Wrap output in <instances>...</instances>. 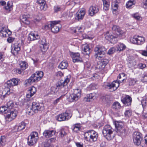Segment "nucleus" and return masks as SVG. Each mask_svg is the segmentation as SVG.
<instances>
[{"label": "nucleus", "instance_id": "obj_1", "mask_svg": "<svg viewBox=\"0 0 147 147\" xmlns=\"http://www.w3.org/2000/svg\"><path fill=\"white\" fill-rule=\"evenodd\" d=\"M122 76L125 77L124 74L123 73H121L118 76V81L117 82L114 81L111 83L107 82L105 83V86L106 87L108 88L111 91L113 92L115 91L119 86V84L123 82L125 80L124 78L121 79Z\"/></svg>", "mask_w": 147, "mask_h": 147}, {"label": "nucleus", "instance_id": "obj_2", "mask_svg": "<svg viewBox=\"0 0 147 147\" xmlns=\"http://www.w3.org/2000/svg\"><path fill=\"white\" fill-rule=\"evenodd\" d=\"M7 107L9 112L6 116L7 118L8 119H11L10 120H11L14 119L17 115V111L13 108L14 104L13 101L12 100L9 101L7 104Z\"/></svg>", "mask_w": 147, "mask_h": 147}, {"label": "nucleus", "instance_id": "obj_3", "mask_svg": "<svg viewBox=\"0 0 147 147\" xmlns=\"http://www.w3.org/2000/svg\"><path fill=\"white\" fill-rule=\"evenodd\" d=\"M113 129L109 125H105L102 129V133L104 137L107 140H111L114 137Z\"/></svg>", "mask_w": 147, "mask_h": 147}, {"label": "nucleus", "instance_id": "obj_4", "mask_svg": "<svg viewBox=\"0 0 147 147\" xmlns=\"http://www.w3.org/2000/svg\"><path fill=\"white\" fill-rule=\"evenodd\" d=\"M84 138L87 141H96L97 139L98 134L97 132L93 130H89L84 133Z\"/></svg>", "mask_w": 147, "mask_h": 147}, {"label": "nucleus", "instance_id": "obj_5", "mask_svg": "<svg viewBox=\"0 0 147 147\" xmlns=\"http://www.w3.org/2000/svg\"><path fill=\"white\" fill-rule=\"evenodd\" d=\"M94 51L95 57L98 59L102 57L106 53V49L105 47L100 45H97L94 48Z\"/></svg>", "mask_w": 147, "mask_h": 147}, {"label": "nucleus", "instance_id": "obj_6", "mask_svg": "<svg viewBox=\"0 0 147 147\" xmlns=\"http://www.w3.org/2000/svg\"><path fill=\"white\" fill-rule=\"evenodd\" d=\"M72 116L70 111L67 110L65 112L59 114L55 117V119L58 121H61L69 119Z\"/></svg>", "mask_w": 147, "mask_h": 147}, {"label": "nucleus", "instance_id": "obj_7", "mask_svg": "<svg viewBox=\"0 0 147 147\" xmlns=\"http://www.w3.org/2000/svg\"><path fill=\"white\" fill-rule=\"evenodd\" d=\"M44 105L43 104L40 103L38 101H35L32 102V109L35 113H37L38 111H42L44 109Z\"/></svg>", "mask_w": 147, "mask_h": 147}, {"label": "nucleus", "instance_id": "obj_8", "mask_svg": "<svg viewBox=\"0 0 147 147\" xmlns=\"http://www.w3.org/2000/svg\"><path fill=\"white\" fill-rule=\"evenodd\" d=\"M142 140V134L137 131L134 132L133 134V140L134 144L137 145H140Z\"/></svg>", "mask_w": 147, "mask_h": 147}, {"label": "nucleus", "instance_id": "obj_9", "mask_svg": "<svg viewBox=\"0 0 147 147\" xmlns=\"http://www.w3.org/2000/svg\"><path fill=\"white\" fill-rule=\"evenodd\" d=\"M73 90V93L71 95L70 98L72 101H76L81 97V90L80 89L78 88L75 89Z\"/></svg>", "mask_w": 147, "mask_h": 147}, {"label": "nucleus", "instance_id": "obj_10", "mask_svg": "<svg viewBox=\"0 0 147 147\" xmlns=\"http://www.w3.org/2000/svg\"><path fill=\"white\" fill-rule=\"evenodd\" d=\"M130 40L133 43L140 45L144 42L145 40L144 37L138 36L136 37H133L130 39Z\"/></svg>", "mask_w": 147, "mask_h": 147}, {"label": "nucleus", "instance_id": "obj_11", "mask_svg": "<svg viewBox=\"0 0 147 147\" xmlns=\"http://www.w3.org/2000/svg\"><path fill=\"white\" fill-rule=\"evenodd\" d=\"M114 124L115 127L117 128V132H119V134L120 135H123L124 132V130L123 129V123L118 121H115Z\"/></svg>", "mask_w": 147, "mask_h": 147}, {"label": "nucleus", "instance_id": "obj_12", "mask_svg": "<svg viewBox=\"0 0 147 147\" xmlns=\"http://www.w3.org/2000/svg\"><path fill=\"white\" fill-rule=\"evenodd\" d=\"M121 100L122 103L127 106L130 105L132 101V98L128 95H125L122 97Z\"/></svg>", "mask_w": 147, "mask_h": 147}, {"label": "nucleus", "instance_id": "obj_13", "mask_svg": "<svg viewBox=\"0 0 147 147\" xmlns=\"http://www.w3.org/2000/svg\"><path fill=\"white\" fill-rule=\"evenodd\" d=\"M39 42L42 51L44 52L46 51L48 49V47L46 38H42L40 40Z\"/></svg>", "mask_w": 147, "mask_h": 147}, {"label": "nucleus", "instance_id": "obj_14", "mask_svg": "<svg viewBox=\"0 0 147 147\" xmlns=\"http://www.w3.org/2000/svg\"><path fill=\"white\" fill-rule=\"evenodd\" d=\"M20 45L16 43L13 44L11 46V52L14 55H17L18 51L20 50Z\"/></svg>", "mask_w": 147, "mask_h": 147}, {"label": "nucleus", "instance_id": "obj_15", "mask_svg": "<svg viewBox=\"0 0 147 147\" xmlns=\"http://www.w3.org/2000/svg\"><path fill=\"white\" fill-rule=\"evenodd\" d=\"M99 11V9L98 7L95 6H91L88 10V14L92 16L94 15Z\"/></svg>", "mask_w": 147, "mask_h": 147}, {"label": "nucleus", "instance_id": "obj_16", "mask_svg": "<svg viewBox=\"0 0 147 147\" xmlns=\"http://www.w3.org/2000/svg\"><path fill=\"white\" fill-rule=\"evenodd\" d=\"M43 76V73L42 71H36V73L32 75V76L36 82L40 80Z\"/></svg>", "mask_w": 147, "mask_h": 147}, {"label": "nucleus", "instance_id": "obj_17", "mask_svg": "<svg viewBox=\"0 0 147 147\" xmlns=\"http://www.w3.org/2000/svg\"><path fill=\"white\" fill-rule=\"evenodd\" d=\"M85 11L84 10L78 11L76 14L75 19L78 20H82L85 16Z\"/></svg>", "mask_w": 147, "mask_h": 147}, {"label": "nucleus", "instance_id": "obj_18", "mask_svg": "<svg viewBox=\"0 0 147 147\" xmlns=\"http://www.w3.org/2000/svg\"><path fill=\"white\" fill-rule=\"evenodd\" d=\"M36 91V88L34 86H32L30 88L28 91V93L26 95L27 101L30 100V98L35 93Z\"/></svg>", "mask_w": 147, "mask_h": 147}, {"label": "nucleus", "instance_id": "obj_19", "mask_svg": "<svg viewBox=\"0 0 147 147\" xmlns=\"http://www.w3.org/2000/svg\"><path fill=\"white\" fill-rule=\"evenodd\" d=\"M59 22L58 21H52V26L51 28V31L53 33H57L59 30V26H58L57 24Z\"/></svg>", "mask_w": 147, "mask_h": 147}, {"label": "nucleus", "instance_id": "obj_20", "mask_svg": "<svg viewBox=\"0 0 147 147\" xmlns=\"http://www.w3.org/2000/svg\"><path fill=\"white\" fill-rule=\"evenodd\" d=\"M40 38L38 35L35 32H31L28 35V39L30 41H33Z\"/></svg>", "mask_w": 147, "mask_h": 147}, {"label": "nucleus", "instance_id": "obj_21", "mask_svg": "<svg viewBox=\"0 0 147 147\" xmlns=\"http://www.w3.org/2000/svg\"><path fill=\"white\" fill-rule=\"evenodd\" d=\"M12 84L11 83V82L10 80H8L5 83L6 87L8 89H9V90H8L7 91V92L6 93L4 96H5V95L6 96L7 95H9L11 93H12L13 92V90L10 89V88H11V87L13 86Z\"/></svg>", "mask_w": 147, "mask_h": 147}, {"label": "nucleus", "instance_id": "obj_22", "mask_svg": "<svg viewBox=\"0 0 147 147\" xmlns=\"http://www.w3.org/2000/svg\"><path fill=\"white\" fill-rule=\"evenodd\" d=\"M7 30L5 26L2 24H0V36L3 37H7Z\"/></svg>", "mask_w": 147, "mask_h": 147}, {"label": "nucleus", "instance_id": "obj_23", "mask_svg": "<svg viewBox=\"0 0 147 147\" xmlns=\"http://www.w3.org/2000/svg\"><path fill=\"white\" fill-rule=\"evenodd\" d=\"M73 61L75 63L76 62H80L81 61V58L80 57V54L78 53H72L71 54Z\"/></svg>", "mask_w": 147, "mask_h": 147}, {"label": "nucleus", "instance_id": "obj_24", "mask_svg": "<svg viewBox=\"0 0 147 147\" xmlns=\"http://www.w3.org/2000/svg\"><path fill=\"white\" fill-rule=\"evenodd\" d=\"M55 131L54 130H46L43 132V136L46 138H49L55 135Z\"/></svg>", "mask_w": 147, "mask_h": 147}, {"label": "nucleus", "instance_id": "obj_25", "mask_svg": "<svg viewBox=\"0 0 147 147\" xmlns=\"http://www.w3.org/2000/svg\"><path fill=\"white\" fill-rule=\"evenodd\" d=\"M83 49V53L85 55H89L90 52V49L87 44L83 45L82 46Z\"/></svg>", "mask_w": 147, "mask_h": 147}, {"label": "nucleus", "instance_id": "obj_26", "mask_svg": "<svg viewBox=\"0 0 147 147\" xmlns=\"http://www.w3.org/2000/svg\"><path fill=\"white\" fill-rule=\"evenodd\" d=\"M81 126L80 123H76L73 125L71 129L73 131L76 133H78L81 129Z\"/></svg>", "mask_w": 147, "mask_h": 147}, {"label": "nucleus", "instance_id": "obj_27", "mask_svg": "<svg viewBox=\"0 0 147 147\" xmlns=\"http://www.w3.org/2000/svg\"><path fill=\"white\" fill-rule=\"evenodd\" d=\"M105 38L106 39L109 40H111L116 38V36L112 35L109 32H107L105 34Z\"/></svg>", "mask_w": 147, "mask_h": 147}, {"label": "nucleus", "instance_id": "obj_28", "mask_svg": "<svg viewBox=\"0 0 147 147\" xmlns=\"http://www.w3.org/2000/svg\"><path fill=\"white\" fill-rule=\"evenodd\" d=\"M13 3L11 1H8L6 5L4 7L5 9L9 12L11 11L12 9Z\"/></svg>", "mask_w": 147, "mask_h": 147}, {"label": "nucleus", "instance_id": "obj_29", "mask_svg": "<svg viewBox=\"0 0 147 147\" xmlns=\"http://www.w3.org/2000/svg\"><path fill=\"white\" fill-rule=\"evenodd\" d=\"M68 65L67 61L65 60H63L59 64V67L61 69H64L67 68Z\"/></svg>", "mask_w": 147, "mask_h": 147}, {"label": "nucleus", "instance_id": "obj_30", "mask_svg": "<svg viewBox=\"0 0 147 147\" xmlns=\"http://www.w3.org/2000/svg\"><path fill=\"white\" fill-rule=\"evenodd\" d=\"M37 140L33 138H29L28 136V144L30 146H32L36 143Z\"/></svg>", "mask_w": 147, "mask_h": 147}, {"label": "nucleus", "instance_id": "obj_31", "mask_svg": "<svg viewBox=\"0 0 147 147\" xmlns=\"http://www.w3.org/2000/svg\"><path fill=\"white\" fill-rule=\"evenodd\" d=\"M70 78L71 76L70 75L67 76H66V78H65L64 81L61 82L60 85L59 84V85L60 86H62L63 87L66 85L69 82Z\"/></svg>", "mask_w": 147, "mask_h": 147}, {"label": "nucleus", "instance_id": "obj_32", "mask_svg": "<svg viewBox=\"0 0 147 147\" xmlns=\"http://www.w3.org/2000/svg\"><path fill=\"white\" fill-rule=\"evenodd\" d=\"M112 30L115 31L116 34L117 35L121 34L122 33V31H121L119 26L114 25L112 27Z\"/></svg>", "mask_w": 147, "mask_h": 147}, {"label": "nucleus", "instance_id": "obj_33", "mask_svg": "<svg viewBox=\"0 0 147 147\" xmlns=\"http://www.w3.org/2000/svg\"><path fill=\"white\" fill-rule=\"evenodd\" d=\"M35 82H36L35 79H34L32 75L28 79L25 80V84L29 85Z\"/></svg>", "mask_w": 147, "mask_h": 147}, {"label": "nucleus", "instance_id": "obj_34", "mask_svg": "<svg viewBox=\"0 0 147 147\" xmlns=\"http://www.w3.org/2000/svg\"><path fill=\"white\" fill-rule=\"evenodd\" d=\"M126 48V46L123 43H120L119 44L117 47V51L119 52L121 51H123L125 50Z\"/></svg>", "mask_w": 147, "mask_h": 147}, {"label": "nucleus", "instance_id": "obj_35", "mask_svg": "<svg viewBox=\"0 0 147 147\" xmlns=\"http://www.w3.org/2000/svg\"><path fill=\"white\" fill-rule=\"evenodd\" d=\"M103 5V9L105 10H107L109 9L110 3L108 0H102Z\"/></svg>", "mask_w": 147, "mask_h": 147}, {"label": "nucleus", "instance_id": "obj_36", "mask_svg": "<svg viewBox=\"0 0 147 147\" xmlns=\"http://www.w3.org/2000/svg\"><path fill=\"white\" fill-rule=\"evenodd\" d=\"M9 111L8 108L5 106H2L0 108V114H9Z\"/></svg>", "mask_w": 147, "mask_h": 147}, {"label": "nucleus", "instance_id": "obj_37", "mask_svg": "<svg viewBox=\"0 0 147 147\" xmlns=\"http://www.w3.org/2000/svg\"><path fill=\"white\" fill-rule=\"evenodd\" d=\"M136 3V2L134 0H130L127 1L126 4V7L127 8H131V6Z\"/></svg>", "mask_w": 147, "mask_h": 147}, {"label": "nucleus", "instance_id": "obj_38", "mask_svg": "<svg viewBox=\"0 0 147 147\" xmlns=\"http://www.w3.org/2000/svg\"><path fill=\"white\" fill-rule=\"evenodd\" d=\"M65 8L64 5L56 6L54 7V9L55 12H57L59 11H63L64 10Z\"/></svg>", "mask_w": 147, "mask_h": 147}, {"label": "nucleus", "instance_id": "obj_39", "mask_svg": "<svg viewBox=\"0 0 147 147\" xmlns=\"http://www.w3.org/2000/svg\"><path fill=\"white\" fill-rule=\"evenodd\" d=\"M26 125V124L23 121L18 126V131H20L24 129Z\"/></svg>", "mask_w": 147, "mask_h": 147}, {"label": "nucleus", "instance_id": "obj_40", "mask_svg": "<svg viewBox=\"0 0 147 147\" xmlns=\"http://www.w3.org/2000/svg\"><path fill=\"white\" fill-rule=\"evenodd\" d=\"M52 22H50L47 23L42 27V29L45 30H47L51 29Z\"/></svg>", "mask_w": 147, "mask_h": 147}, {"label": "nucleus", "instance_id": "obj_41", "mask_svg": "<svg viewBox=\"0 0 147 147\" xmlns=\"http://www.w3.org/2000/svg\"><path fill=\"white\" fill-rule=\"evenodd\" d=\"M94 94L90 93L88 94L86 96V97L85 98V99H86V101H90L91 100H93L95 98Z\"/></svg>", "mask_w": 147, "mask_h": 147}, {"label": "nucleus", "instance_id": "obj_42", "mask_svg": "<svg viewBox=\"0 0 147 147\" xmlns=\"http://www.w3.org/2000/svg\"><path fill=\"white\" fill-rule=\"evenodd\" d=\"M83 32V30L82 29V28L80 27L79 28H77L74 31V32H77V34H79V35L81 36L82 35L83 37H84V35L85 34H82Z\"/></svg>", "mask_w": 147, "mask_h": 147}, {"label": "nucleus", "instance_id": "obj_43", "mask_svg": "<svg viewBox=\"0 0 147 147\" xmlns=\"http://www.w3.org/2000/svg\"><path fill=\"white\" fill-rule=\"evenodd\" d=\"M20 67L22 71L25 69L28 66L27 63L25 61H22L20 64Z\"/></svg>", "mask_w": 147, "mask_h": 147}, {"label": "nucleus", "instance_id": "obj_44", "mask_svg": "<svg viewBox=\"0 0 147 147\" xmlns=\"http://www.w3.org/2000/svg\"><path fill=\"white\" fill-rule=\"evenodd\" d=\"M132 16L135 19L138 20H141L142 18L141 15L138 13H136L132 15Z\"/></svg>", "mask_w": 147, "mask_h": 147}, {"label": "nucleus", "instance_id": "obj_45", "mask_svg": "<svg viewBox=\"0 0 147 147\" xmlns=\"http://www.w3.org/2000/svg\"><path fill=\"white\" fill-rule=\"evenodd\" d=\"M121 106L120 103L117 102H114L113 105V108L116 109H119Z\"/></svg>", "mask_w": 147, "mask_h": 147}, {"label": "nucleus", "instance_id": "obj_46", "mask_svg": "<svg viewBox=\"0 0 147 147\" xmlns=\"http://www.w3.org/2000/svg\"><path fill=\"white\" fill-rule=\"evenodd\" d=\"M10 81L11 82V83H12V84H13V86H15L17 85H18L19 80L18 78H13Z\"/></svg>", "mask_w": 147, "mask_h": 147}, {"label": "nucleus", "instance_id": "obj_47", "mask_svg": "<svg viewBox=\"0 0 147 147\" xmlns=\"http://www.w3.org/2000/svg\"><path fill=\"white\" fill-rule=\"evenodd\" d=\"M137 80L135 79H129V80L128 85L130 86H133L135 84Z\"/></svg>", "mask_w": 147, "mask_h": 147}, {"label": "nucleus", "instance_id": "obj_48", "mask_svg": "<svg viewBox=\"0 0 147 147\" xmlns=\"http://www.w3.org/2000/svg\"><path fill=\"white\" fill-rule=\"evenodd\" d=\"M29 137V138H33L37 139L38 138V134L36 132H33L31 133Z\"/></svg>", "mask_w": 147, "mask_h": 147}, {"label": "nucleus", "instance_id": "obj_49", "mask_svg": "<svg viewBox=\"0 0 147 147\" xmlns=\"http://www.w3.org/2000/svg\"><path fill=\"white\" fill-rule=\"evenodd\" d=\"M106 65V64L105 63H101L100 64L98 65L97 67L100 70L104 71V69Z\"/></svg>", "mask_w": 147, "mask_h": 147}, {"label": "nucleus", "instance_id": "obj_50", "mask_svg": "<svg viewBox=\"0 0 147 147\" xmlns=\"http://www.w3.org/2000/svg\"><path fill=\"white\" fill-rule=\"evenodd\" d=\"M124 115L126 117H129L131 115V110H127L124 113Z\"/></svg>", "mask_w": 147, "mask_h": 147}, {"label": "nucleus", "instance_id": "obj_51", "mask_svg": "<svg viewBox=\"0 0 147 147\" xmlns=\"http://www.w3.org/2000/svg\"><path fill=\"white\" fill-rule=\"evenodd\" d=\"M40 6V8L41 10L45 11L47 8V6L46 3H44V4H41Z\"/></svg>", "mask_w": 147, "mask_h": 147}, {"label": "nucleus", "instance_id": "obj_52", "mask_svg": "<svg viewBox=\"0 0 147 147\" xmlns=\"http://www.w3.org/2000/svg\"><path fill=\"white\" fill-rule=\"evenodd\" d=\"M6 142L5 137L4 136H1L0 138V144L2 145L5 144Z\"/></svg>", "mask_w": 147, "mask_h": 147}, {"label": "nucleus", "instance_id": "obj_53", "mask_svg": "<svg viewBox=\"0 0 147 147\" xmlns=\"http://www.w3.org/2000/svg\"><path fill=\"white\" fill-rule=\"evenodd\" d=\"M66 133L65 132L64 130L63 129H62L60 131V133L59 134V136L61 137H63L64 136H65Z\"/></svg>", "mask_w": 147, "mask_h": 147}, {"label": "nucleus", "instance_id": "obj_54", "mask_svg": "<svg viewBox=\"0 0 147 147\" xmlns=\"http://www.w3.org/2000/svg\"><path fill=\"white\" fill-rule=\"evenodd\" d=\"M116 50V49L115 47H113L109 49L108 52V54L111 55L114 53Z\"/></svg>", "mask_w": 147, "mask_h": 147}, {"label": "nucleus", "instance_id": "obj_55", "mask_svg": "<svg viewBox=\"0 0 147 147\" xmlns=\"http://www.w3.org/2000/svg\"><path fill=\"white\" fill-rule=\"evenodd\" d=\"M103 100L106 103H109V102L110 101L109 96H107L104 97L103 99Z\"/></svg>", "mask_w": 147, "mask_h": 147}, {"label": "nucleus", "instance_id": "obj_56", "mask_svg": "<svg viewBox=\"0 0 147 147\" xmlns=\"http://www.w3.org/2000/svg\"><path fill=\"white\" fill-rule=\"evenodd\" d=\"M138 67L139 68L143 69L146 67V65L145 64L140 63L139 64Z\"/></svg>", "mask_w": 147, "mask_h": 147}, {"label": "nucleus", "instance_id": "obj_57", "mask_svg": "<svg viewBox=\"0 0 147 147\" xmlns=\"http://www.w3.org/2000/svg\"><path fill=\"white\" fill-rule=\"evenodd\" d=\"M36 2L40 6L41 4H44V3H46L44 0H37Z\"/></svg>", "mask_w": 147, "mask_h": 147}, {"label": "nucleus", "instance_id": "obj_58", "mask_svg": "<svg viewBox=\"0 0 147 147\" xmlns=\"http://www.w3.org/2000/svg\"><path fill=\"white\" fill-rule=\"evenodd\" d=\"M97 86L94 84H92L89 86V88L91 90H94L96 89Z\"/></svg>", "mask_w": 147, "mask_h": 147}, {"label": "nucleus", "instance_id": "obj_59", "mask_svg": "<svg viewBox=\"0 0 147 147\" xmlns=\"http://www.w3.org/2000/svg\"><path fill=\"white\" fill-rule=\"evenodd\" d=\"M142 116L144 118H147V111L146 110H144L142 113Z\"/></svg>", "mask_w": 147, "mask_h": 147}, {"label": "nucleus", "instance_id": "obj_60", "mask_svg": "<svg viewBox=\"0 0 147 147\" xmlns=\"http://www.w3.org/2000/svg\"><path fill=\"white\" fill-rule=\"evenodd\" d=\"M56 75L58 77H61L63 75V74L61 71H58L56 73Z\"/></svg>", "mask_w": 147, "mask_h": 147}, {"label": "nucleus", "instance_id": "obj_61", "mask_svg": "<svg viewBox=\"0 0 147 147\" xmlns=\"http://www.w3.org/2000/svg\"><path fill=\"white\" fill-rule=\"evenodd\" d=\"M14 40V38L11 37H9L7 39V41L8 42L10 43L13 41Z\"/></svg>", "mask_w": 147, "mask_h": 147}, {"label": "nucleus", "instance_id": "obj_62", "mask_svg": "<svg viewBox=\"0 0 147 147\" xmlns=\"http://www.w3.org/2000/svg\"><path fill=\"white\" fill-rule=\"evenodd\" d=\"M29 108L30 109V111L29 110V109H28L26 111V112L27 113H28V114L29 115H32L33 113H31V112L32 111L34 112V111L32 110V108H31L30 107Z\"/></svg>", "mask_w": 147, "mask_h": 147}, {"label": "nucleus", "instance_id": "obj_63", "mask_svg": "<svg viewBox=\"0 0 147 147\" xmlns=\"http://www.w3.org/2000/svg\"><path fill=\"white\" fill-rule=\"evenodd\" d=\"M143 7L144 8H146L147 6V0H144V2L142 3Z\"/></svg>", "mask_w": 147, "mask_h": 147}, {"label": "nucleus", "instance_id": "obj_64", "mask_svg": "<svg viewBox=\"0 0 147 147\" xmlns=\"http://www.w3.org/2000/svg\"><path fill=\"white\" fill-rule=\"evenodd\" d=\"M76 144L77 147H83V144H81L80 143L76 142Z\"/></svg>", "mask_w": 147, "mask_h": 147}]
</instances>
